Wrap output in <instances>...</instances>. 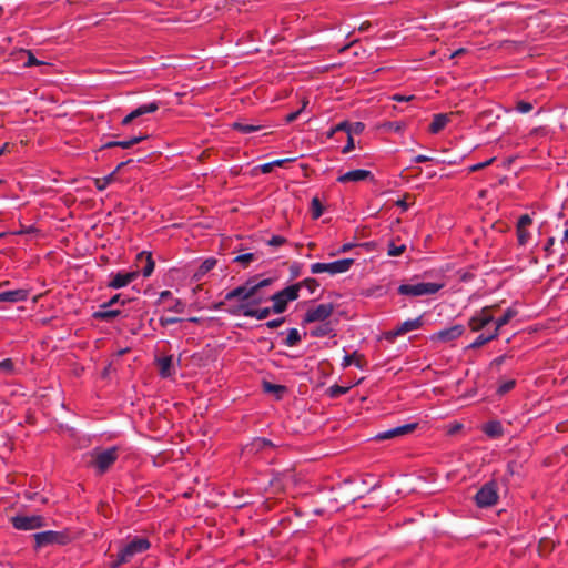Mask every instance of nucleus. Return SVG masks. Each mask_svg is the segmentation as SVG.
Returning a JSON list of instances; mask_svg holds the SVG:
<instances>
[{"mask_svg": "<svg viewBox=\"0 0 568 568\" xmlns=\"http://www.w3.org/2000/svg\"><path fill=\"white\" fill-rule=\"evenodd\" d=\"M274 445L271 440L262 437L254 438L251 443L246 444L243 449L242 454L244 456L251 457L255 456L264 450L273 449Z\"/></svg>", "mask_w": 568, "mask_h": 568, "instance_id": "14", "label": "nucleus"}, {"mask_svg": "<svg viewBox=\"0 0 568 568\" xmlns=\"http://www.w3.org/2000/svg\"><path fill=\"white\" fill-rule=\"evenodd\" d=\"M284 322H285V317H278V318L267 321L265 323V326L267 328H276V327H280Z\"/></svg>", "mask_w": 568, "mask_h": 568, "instance_id": "53", "label": "nucleus"}, {"mask_svg": "<svg viewBox=\"0 0 568 568\" xmlns=\"http://www.w3.org/2000/svg\"><path fill=\"white\" fill-rule=\"evenodd\" d=\"M323 205L317 196H314L311 201V215L314 220H317L323 214Z\"/></svg>", "mask_w": 568, "mask_h": 568, "instance_id": "34", "label": "nucleus"}, {"mask_svg": "<svg viewBox=\"0 0 568 568\" xmlns=\"http://www.w3.org/2000/svg\"><path fill=\"white\" fill-rule=\"evenodd\" d=\"M158 365L160 367V375L162 377H169L171 376L172 372V357L171 356H164L158 359Z\"/></svg>", "mask_w": 568, "mask_h": 568, "instance_id": "30", "label": "nucleus"}, {"mask_svg": "<svg viewBox=\"0 0 568 568\" xmlns=\"http://www.w3.org/2000/svg\"><path fill=\"white\" fill-rule=\"evenodd\" d=\"M133 120H134L133 114H132V112H130L128 115H125V116L122 119L121 124H122L123 126H126V125H129Z\"/></svg>", "mask_w": 568, "mask_h": 568, "instance_id": "62", "label": "nucleus"}, {"mask_svg": "<svg viewBox=\"0 0 568 568\" xmlns=\"http://www.w3.org/2000/svg\"><path fill=\"white\" fill-rule=\"evenodd\" d=\"M139 275L140 271L118 272L116 274H110L111 280L108 283V287L113 290L125 287L135 281Z\"/></svg>", "mask_w": 568, "mask_h": 568, "instance_id": "13", "label": "nucleus"}, {"mask_svg": "<svg viewBox=\"0 0 568 568\" xmlns=\"http://www.w3.org/2000/svg\"><path fill=\"white\" fill-rule=\"evenodd\" d=\"M41 63V61H39L32 53L29 52L28 61L26 62L27 67L39 65Z\"/></svg>", "mask_w": 568, "mask_h": 568, "instance_id": "58", "label": "nucleus"}, {"mask_svg": "<svg viewBox=\"0 0 568 568\" xmlns=\"http://www.w3.org/2000/svg\"><path fill=\"white\" fill-rule=\"evenodd\" d=\"M354 246L353 243H345L342 245V247L338 250L339 253L348 252Z\"/></svg>", "mask_w": 568, "mask_h": 568, "instance_id": "64", "label": "nucleus"}, {"mask_svg": "<svg viewBox=\"0 0 568 568\" xmlns=\"http://www.w3.org/2000/svg\"><path fill=\"white\" fill-rule=\"evenodd\" d=\"M555 244V237L554 236H550L547 239V242L544 246V252L546 254V257L550 256L552 254V246Z\"/></svg>", "mask_w": 568, "mask_h": 568, "instance_id": "52", "label": "nucleus"}, {"mask_svg": "<svg viewBox=\"0 0 568 568\" xmlns=\"http://www.w3.org/2000/svg\"><path fill=\"white\" fill-rule=\"evenodd\" d=\"M445 286L444 283H407L400 284L397 288L398 294L403 296H425V295H434L439 292Z\"/></svg>", "mask_w": 568, "mask_h": 568, "instance_id": "4", "label": "nucleus"}, {"mask_svg": "<svg viewBox=\"0 0 568 568\" xmlns=\"http://www.w3.org/2000/svg\"><path fill=\"white\" fill-rule=\"evenodd\" d=\"M150 547L151 544L148 538L134 536L119 549L115 560L111 564V568H118L130 562L136 555L148 551Z\"/></svg>", "mask_w": 568, "mask_h": 568, "instance_id": "1", "label": "nucleus"}, {"mask_svg": "<svg viewBox=\"0 0 568 568\" xmlns=\"http://www.w3.org/2000/svg\"><path fill=\"white\" fill-rule=\"evenodd\" d=\"M29 297V290L19 288V290H12V291H6L0 293V303L7 302V303H18V302H24Z\"/></svg>", "mask_w": 568, "mask_h": 568, "instance_id": "19", "label": "nucleus"}, {"mask_svg": "<svg viewBox=\"0 0 568 568\" xmlns=\"http://www.w3.org/2000/svg\"><path fill=\"white\" fill-rule=\"evenodd\" d=\"M334 306L331 303L318 304L311 307L303 316L302 324H310L314 322H324L333 314Z\"/></svg>", "mask_w": 568, "mask_h": 568, "instance_id": "9", "label": "nucleus"}, {"mask_svg": "<svg viewBox=\"0 0 568 568\" xmlns=\"http://www.w3.org/2000/svg\"><path fill=\"white\" fill-rule=\"evenodd\" d=\"M273 282L272 278L257 280L256 277L248 278L243 285H240L225 294V301L240 298L241 301L251 302L257 298L255 295L262 287L268 286Z\"/></svg>", "mask_w": 568, "mask_h": 568, "instance_id": "3", "label": "nucleus"}, {"mask_svg": "<svg viewBox=\"0 0 568 568\" xmlns=\"http://www.w3.org/2000/svg\"><path fill=\"white\" fill-rule=\"evenodd\" d=\"M449 122V115L446 113H437L433 116V121L429 125V132L432 134L439 133Z\"/></svg>", "mask_w": 568, "mask_h": 568, "instance_id": "22", "label": "nucleus"}, {"mask_svg": "<svg viewBox=\"0 0 568 568\" xmlns=\"http://www.w3.org/2000/svg\"><path fill=\"white\" fill-rule=\"evenodd\" d=\"M405 250H406L405 244L397 245L394 242H390L388 244L387 254H388V256L395 257V256L402 255L405 252Z\"/></svg>", "mask_w": 568, "mask_h": 568, "instance_id": "39", "label": "nucleus"}, {"mask_svg": "<svg viewBox=\"0 0 568 568\" xmlns=\"http://www.w3.org/2000/svg\"><path fill=\"white\" fill-rule=\"evenodd\" d=\"M364 124L362 122L352 123V133H361L364 130Z\"/></svg>", "mask_w": 568, "mask_h": 568, "instance_id": "59", "label": "nucleus"}, {"mask_svg": "<svg viewBox=\"0 0 568 568\" xmlns=\"http://www.w3.org/2000/svg\"><path fill=\"white\" fill-rule=\"evenodd\" d=\"M498 337L497 331H491L489 333L479 334L473 343H470L467 348L475 349L484 346L485 344L496 339Z\"/></svg>", "mask_w": 568, "mask_h": 568, "instance_id": "25", "label": "nucleus"}, {"mask_svg": "<svg viewBox=\"0 0 568 568\" xmlns=\"http://www.w3.org/2000/svg\"><path fill=\"white\" fill-rule=\"evenodd\" d=\"M483 432L490 438H497L503 435L504 428L499 420H490L484 425Z\"/></svg>", "mask_w": 568, "mask_h": 568, "instance_id": "26", "label": "nucleus"}, {"mask_svg": "<svg viewBox=\"0 0 568 568\" xmlns=\"http://www.w3.org/2000/svg\"><path fill=\"white\" fill-rule=\"evenodd\" d=\"M0 368L3 369V371H12L13 369V363L10 358H6L3 361L0 362Z\"/></svg>", "mask_w": 568, "mask_h": 568, "instance_id": "57", "label": "nucleus"}, {"mask_svg": "<svg viewBox=\"0 0 568 568\" xmlns=\"http://www.w3.org/2000/svg\"><path fill=\"white\" fill-rule=\"evenodd\" d=\"M494 322V316L490 313V307H484L476 312L468 321V326L471 332H479L487 325Z\"/></svg>", "mask_w": 568, "mask_h": 568, "instance_id": "12", "label": "nucleus"}, {"mask_svg": "<svg viewBox=\"0 0 568 568\" xmlns=\"http://www.w3.org/2000/svg\"><path fill=\"white\" fill-rule=\"evenodd\" d=\"M260 168L263 173H270L272 171V169L274 168V165L272 164V162H268V163L262 164Z\"/></svg>", "mask_w": 568, "mask_h": 568, "instance_id": "63", "label": "nucleus"}, {"mask_svg": "<svg viewBox=\"0 0 568 568\" xmlns=\"http://www.w3.org/2000/svg\"><path fill=\"white\" fill-rule=\"evenodd\" d=\"M233 129L243 134H250V133L260 131L262 129V126L256 125V124H248V123H244V122H235L233 124Z\"/></svg>", "mask_w": 568, "mask_h": 568, "instance_id": "32", "label": "nucleus"}, {"mask_svg": "<svg viewBox=\"0 0 568 568\" xmlns=\"http://www.w3.org/2000/svg\"><path fill=\"white\" fill-rule=\"evenodd\" d=\"M494 161H495V158H490L484 162H478L476 164H473L471 166H469V171L470 172L479 171V170L490 165Z\"/></svg>", "mask_w": 568, "mask_h": 568, "instance_id": "48", "label": "nucleus"}, {"mask_svg": "<svg viewBox=\"0 0 568 568\" xmlns=\"http://www.w3.org/2000/svg\"><path fill=\"white\" fill-rule=\"evenodd\" d=\"M332 332H333V327H332L331 323L323 322L321 325L311 329V335L313 337H325V336H328Z\"/></svg>", "mask_w": 568, "mask_h": 568, "instance_id": "31", "label": "nucleus"}, {"mask_svg": "<svg viewBox=\"0 0 568 568\" xmlns=\"http://www.w3.org/2000/svg\"><path fill=\"white\" fill-rule=\"evenodd\" d=\"M302 337L296 328H290L287 332L286 339L284 341V344L288 347H294L301 342Z\"/></svg>", "mask_w": 568, "mask_h": 568, "instance_id": "33", "label": "nucleus"}, {"mask_svg": "<svg viewBox=\"0 0 568 568\" xmlns=\"http://www.w3.org/2000/svg\"><path fill=\"white\" fill-rule=\"evenodd\" d=\"M215 265H216L215 258L209 257V258L204 260L197 267L196 272L194 273V278L200 280L206 273H209L211 270H213L215 267Z\"/></svg>", "mask_w": 568, "mask_h": 568, "instance_id": "29", "label": "nucleus"}, {"mask_svg": "<svg viewBox=\"0 0 568 568\" xmlns=\"http://www.w3.org/2000/svg\"><path fill=\"white\" fill-rule=\"evenodd\" d=\"M64 536L58 531L47 530L34 534L37 547H43L53 544H63Z\"/></svg>", "mask_w": 568, "mask_h": 568, "instance_id": "16", "label": "nucleus"}, {"mask_svg": "<svg viewBox=\"0 0 568 568\" xmlns=\"http://www.w3.org/2000/svg\"><path fill=\"white\" fill-rule=\"evenodd\" d=\"M180 321L181 320L178 318V317H161L160 318V324H161V326L165 327V326H169V325L176 324Z\"/></svg>", "mask_w": 568, "mask_h": 568, "instance_id": "54", "label": "nucleus"}, {"mask_svg": "<svg viewBox=\"0 0 568 568\" xmlns=\"http://www.w3.org/2000/svg\"><path fill=\"white\" fill-rule=\"evenodd\" d=\"M300 297V285H290L273 295L270 300L273 302L272 311L274 314H282L286 311L290 302Z\"/></svg>", "mask_w": 568, "mask_h": 568, "instance_id": "5", "label": "nucleus"}, {"mask_svg": "<svg viewBox=\"0 0 568 568\" xmlns=\"http://www.w3.org/2000/svg\"><path fill=\"white\" fill-rule=\"evenodd\" d=\"M498 498V485L495 480H489L479 488L474 500L477 507L488 508L496 505Z\"/></svg>", "mask_w": 568, "mask_h": 568, "instance_id": "6", "label": "nucleus"}, {"mask_svg": "<svg viewBox=\"0 0 568 568\" xmlns=\"http://www.w3.org/2000/svg\"><path fill=\"white\" fill-rule=\"evenodd\" d=\"M136 261L138 262H143V261L145 262L144 266L142 267L141 273H142V275L144 277H149L153 273L154 266H155V263H154V261L152 258L151 253L145 252V251L140 252L136 255Z\"/></svg>", "mask_w": 568, "mask_h": 568, "instance_id": "21", "label": "nucleus"}, {"mask_svg": "<svg viewBox=\"0 0 568 568\" xmlns=\"http://www.w3.org/2000/svg\"><path fill=\"white\" fill-rule=\"evenodd\" d=\"M415 163H424V162H428V161H432V158L427 156V155H424V154H418L414 158L413 160Z\"/></svg>", "mask_w": 568, "mask_h": 568, "instance_id": "60", "label": "nucleus"}, {"mask_svg": "<svg viewBox=\"0 0 568 568\" xmlns=\"http://www.w3.org/2000/svg\"><path fill=\"white\" fill-rule=\"evenodd\" d=\"M532 223V219L528 214L521 215L516 224V229H527Z\"/></svg>", "mask_w": 568, "mask_h": 568, "instance_id": "47", "label": "nucleus"}, {"mask_svg": "<svg viewBox=\"0 0 568 568\" xmlns=\"http://www.w3.org/2000/svg\"><path fill=\"white\" fill-rule=\"evenodd\" d=\"M416 428H417V423L405 424V425L397 426V427H394V428H390V429H387L384 432H379L375 435L374 438L376 440H386V439H390L394 437L409 434V433L414 432Z\"/></svg>", "mask_w": 568, "mask_h": 568, "instance_id": "15", "label": "nucleus"}, {"mask_svg": "<svg viewBox=\"0 0 568 568\" xmlns=\"http://www.w3.org/2000/svg\"><path fill=\"white\" fill-rule=\"evenodd\" d=\"M262 302V298L261 297H257V298H253L251 302H250V310H246L245 312V317H251V318H256V320H265L270 316L271 313H273L272 311V306L271 307H264V308H255L254 306L260 304Z\"/></svg>", "mask_w": 568, "mask_h": 568, "instance_id": "18", "label": "nucleus"}, {"mask_svg": "<svg viewBox=\"0 0 568 568\" xmlns=\"http://www.w3.org/2000/svg\"><path fill=\"white\" fill-rule=\"evenodd\" d=\"M284 243H286V239L281 235H273L268 241L267 244L271 246H281Z\"/></svg>", "mask_w": 568, "mask_h": 568, "instance_id": "50", "label": "nucleus"}, {"mask_svg": "<svg viewBox=\"0 0 568 568\" xmlns=\"http://www.w3.org/2000/svg\"><path fill=\"white\" fill-rule=\"evenodd\" d=\"M160 104L161 103L159 101H152V102H149V103L138 106L136 109L132 110L131 112L135 120L144 114H149V113H153V112L158 111L160 108Z\"/></svg>", "mask_w": 568, "mask_h": 568, "instance_id": "27", "label": "nucleus"}, {"mask_svg": "<svg viewBox=\"0 0 568 568\" xmlns=\"http://www.w3.org/2000/svg\"><path fill=\"white\" fill-rule=\"evenodd\" d=\"M254 260L253 253L240 254L234 258V262L240 263L244 267H246Z\"/></svg>", "mask_w": 568, "mask_h": 568, "instance_id": "43", "label": "nucleus"}, {"mask_svg": "<svg viewBox=\"0 0 568 568\" xmlns=\"http://www.w3.org/2000/svg\"><path fill=\"white\" fill-rule=\"evenodd\" d=\"M170 301V305L166 307L168 311L174 312V313H183L185 304L179 300L175 298L170 291H162L159 296V303Z\"/></svg>", "mask_w": 568, "mask_h": 568, "instance_id": "20", "label": "nucleus"}, {"mask_svg": "<svg viewBox=\"0 0 568 568\" xmlns=\"http://www.w3.org/2000/svg\"><path fill=\"white\" fill-rule=\"evenodd\" d=\"M367 179L373 180V174L369 170L357 169L348 171L337 178V182L339 183H348V182H361Z\"/></svg>", "mask_w": 568, "mask_h": 568, "instance_id": "17", "label": "nucleus"}, {"mask_svg": "<svg viewBox=\"0 0 568 568\" xmlns=\"http://www.w3.org/2000/svg\"><path fill=\"white\" fill-rule=\"evenodd\" d=\"M517 315L518 311L515 307H508L500 317H498L496 321L494 320L495 327L493 331H497L499 334L500 328L508 324Z\"/></svg>", "mask_w": 568, "mask_h": 568, "instance_id": "24", "label": "nucleus"}, {"mask_svg": "<svg viewBox=\"0 0 568 568\" xmlns=\"http://www.w3.org/2000/svg\"><path fill=\"white\" fill-rule=\"evenodd\" d=\"M121 446L114 445L108 448L95 447L91 450V466L98 475L105 474L110 467L118 460Z\"/></svg>", "mask_w": 568, "mask_h": 568, "instance_id": "2", "label": "nucleus"}, {"mask_svg": "<svg viewBox=\"0 0 568 568\" xmlns=\"http://www.w3.org/2000/svg\"><path fill=\"white\" fill-rule=\"evenodd\" d=\"M423 326V316H418L414 320H407L396 326L394 329H389L383 333V338L389 343H394L398 336H403L412 331L419 329Z\"/></svg>", "mask_w": 568, "mask_h": 568, "instance_id": "8", "label": "nucleus"}, {"mask_svg": "<svg viewBox=\"0 0 568 568\" xmlns=\"http://www.w3.org/2000/svg\"><path fill=\"white\" fill-rule=\"evenodd\" d=\"M518 243L520 245H526L530 240V233L527 229H516Z\"/></svg>", "mask_w": 568, "mask_h": 568, "instance_id": "44", "label": "nucleus"}, {"mask_svg": "<svg viewBox=\"0 0 568 568\" xmlns=\"http://www.w3.org/2000/svg\"><path fill=\"white\" fill-rule=\"evenodd\" d=\"M354 139L352 136V134L347 135V143L346 145L342 149V153L346 154V153H349L353 149H354Z\"/></svg>", "mask_w": 568, "mask_h": 568, "instance_id": "56", "label": "nucleus"}, {"mask_svg": "<svg viewBox=\"0 0 568 568\" xmlns=\"http://www.w3.org/2000/svg\"><path fill=\"white\" fill-rule=\"evenodd\" d=\"M364 356L362 354H358L357 352H354L352 354H345L342 361V367L346 368L351 365H355L356 367L363 369L362 359Z\"/></svg>", "mask_w": 568, "mask_h": 568, "instance_id": "28", "label": "nucleus"}, {"mask_svg": "<svg viewBox=\"0 0 568 568\" xmlns=\"http://www.w3.org/2000/svg\"><path fill=\"white\" fill-rule=\"evenodd\" d=\"M263 389L266 393H275L280 398L281 395L286 390L285 386L278 384H272L270 382H263Z\"/></svg>", "mask_w": 568, "mask_h": 568, "instance_id": "35", "label": "nucleus"}, {"mask_svg": "<svg viewBox=\"0 0 568 568\" xmlns=\"http://www.w3.org/2000/svg\"><path fill=\"white\" fill-rule=\"evenodd\" d=\"M144 139H146V136H144V135L133 136V138L128 139V140L119 141L118 144H119V148L129 149L132 145L143 141Z\"/></svg>", "mask_w": 568, "mask_h": 568, "instance_id": "41", "label": "nucleus"}, {"mask_svg": "<svg viewBox=\"0 0 568 568\" xmlns=\"http://www.w3.org/2000/svg\"><path fill=\"white\" fill-rule=\"evenodd\" d=\"M294 285H300V290L305 287L310 291V293H314V291L316 290V287L318 286V283L315 278L313 277H308V278H305L298 283H295Z\"/></svg>", "mask_w": 568, "mask_h": 568, "instance_id": "40", "label": "nucleus"}, {"mask_svg": "<svg viewBox=\"0 0 568 568\" xmlns=\"http://www.w3.org/2000/svg\"><path fill=\"white\" fill-rule=\"evenodd\" d=\"M516 385V381L515 379H507V381H504L499 384L498 388H497V394L503 396L505 394H507L508 392H510Z\"/></svg>", "mask_w": 568, "mask_h": 568, "instance_id": "38", "label": "nucleus"}, {"mask_svg": "<svg viewBox=\"0 0 568 568\" xmlns=\"http://www.w3.org/2000/svg\"><path fill=\"white\" fill-rule=\"evenodd\" d=\"M354 264L353 258H342L329 263H314L311 265L312 274L328 273L336 275L347 272Z\"/></svg>", "mask_w": 568, "mask_h": 568, "instance_id": "7", "label": "nucleus"}, {"mask_svg": "<svg viewBox=\"0 0 568 568\" xmlns=\"http://www.w3.org/2000/svg\"><path fill=\"white\" fill-rule=\"evenodd\" d=\"M306 104H307V101H304L303 105L300 110L288 113L285 118L286 122L291 123V122L295 121L298 118V115L301 114L302 110L306 106Z\"/></svg>", "mask_w": 568, "mask_h": 568, "instance_id": "51", "label": "nucleus"}, {"mask_svg": "<svg viewBox=\"0 0 568 568\" xmlns=\"http://www.w3.org/2000/svg\"><path fill=\"white\" fill-rule=\"evenodd\" d=\"M246 310H250V302L232 306L231 308L227 310V312L233 316H245Z\"/></svg>", "mask_w": 568, "mask_h": 568, "instance_id": "37", "label": "nucleus"}, {"mask_svg": "<svg viewBox=\"0 0 568 568\" xmlns=\"http://www.w3.org/2000/svg\"><path fill=\"white\" fill-rule=\"evenodd\" d=\"M118 303H120L121 305H124L126 303V301L121 298L120 294H115L108 302L102 304V308L111 307L112 305H115Z\"/></svg>", "mask_w": 568, "mask_h": 568, "instance_id": "46", "label": "nucleus"}, {"mask_svg": "<svg viewBox=\"0 0 568 568\" xmlns=\"http://www.w3.org/2000/svg\"><path fill=\"white\" fill-rule=\"evenodd\" d=\"M464 333L465 326L462 324H456L450 327L433 333L429 338L434 343H450L459 338Z\"/></svg>", "mask_w": 568, "mask_h": 568, "instance_id": "10", "label": "nucleus"}, {"mask_svg": "<svg viewBox=\"0 0 568 568\" xmlns=\"http://www.w3.org/2000/svg\"><path fill=\"white\" fill-rule=\"evenodd\" d=\"M115 172H111L110 174L103 176L102 179L95 180V187L99 191H103L109 184H111L114 180Z\"/></svg>", "mask_w": 568, "mask_h": 568, "instance_id": "36", "label": "nucleus"}, {"mask_svg": "<svg viewBox=\"0 0 568 568\" xmlns=\"http://www.w3.org/2000/svg\"><path fill=\"white\" fill-rule=\"evenodd\" d=\"M120 315H121L120 310H111L110 307L102 308V304H101L100 310L93 312L92 317L98 321L110 322Z\"/></svg>", "mask_w": 568, "mask_h": 568, "instance_id": "23", "label": "nucleus"}, {"mask_svg": "<svg viewBox=\"0 0 568 568\" xmlns=\"http://www.w3.org/2000/svg\"><path fill=\"white\" fill-rule=\"evenodd\" d=\"M348 387L339 386V385H332L328 388V394L331 397H339L348 392Z\"/></svg>", "mask_w": 568, "mask_h": 568, "instance_id": "42", "label": "nucleus"}, {"mask_svg": "<svg viewBox=\"0 0 568 568\" xmlns=\"http://www.w3.org/2000/svg\"><path fill=\"white\" fill-rule=\"evenodd\" d=\"M532 103L530 102H527V101H518L516 103V106H515V110L518 112V113H528L532 110Z\"/></svg>", "mask_w": 568, "mask_h": 568, "instance_id": "45", "label": "nucleus"}, {"mask_svg": "<svg viewBox=\"0 0 568 568\" xmlns=\"http://www.w3.org/2000/svg\"><path fill=\"white\" fill-rule=\"evenodd\" d=\"M390 99L396 102H408L414 99V95H403V94L396 93V94H393L390 97Z\"/></svg>", "mask_w": 568, "mask_h": 568, "instance_id": "55", "label": "nucleus"}, {"mask_svg": "<svg viewBox=\"0 0 568 568\" xmlns=\"http://www.w3.org/2000/svg\"><path fill=\"white\" fill-rule=\"evenodd\" d=\"M12 526L18 530H34L44 525L43 518L39 515H18L11 518Z\"/></svg>", "mask_w": 568, "mask_h": 568, "instance_id": "11", "label": "nucleus"}, {"mask_svg": "<svg viewBox=\"0 0 568 568\" xmlns=\"http://www.w3.org/2000/svg\"><path fill=\"white\" fill-rule=\"evenodd\" d=\"M292 161H294V159H278V160H274V161H272V164H273L274 166H282V165H284L285 163H287V162H292Z\"/></svg>", "mask_w": 568, "mask_h": 568, "instance_id": "61", "label": "nucleus"}, {"mask_svg": "<svg viewBox=\"0 0 568 568\" xmlns=\"http://www.w3.org/2000/svg\"><path fill=\"white\" fill-rule=\"evenodd\" d=\"M335 130H337V132H346L347 135H349L352 134V123H349L348 121H343L335 125Z\"/></svg>", "mask_w": 568, "mask_h": 568, "instance_id": "49", "label": "nucleus"}]
</instances>
